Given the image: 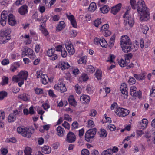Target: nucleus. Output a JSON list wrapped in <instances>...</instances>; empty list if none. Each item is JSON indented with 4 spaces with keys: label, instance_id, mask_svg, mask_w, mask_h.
<instances>
[{
    "label": "nucleus",
    "instance_id": "f03ea898",
    "mask_svg": "<svg viewBox=\"0 0 155 155\" xmlns=\"http://www.w3.org/2000/svg\"><path fill=\"white\" fill-rule=\"evenodd\" d=\"M132 42L129 38L127 35L122 36L121 38L120 45L123 51L127 53L132 49Z\"/></svg>",
    "mask_w": 155,
    "mask_h": 155
},
{
    "label": "nucleus",
    "instance_id": "f3484780",
    "mask_svg": "<svg viewBox=\"0 0 155 155\" xmlns=\"http://www.w3.org/2000/svg\"><path fill=\"white\" fill-rule=\"evenodd\" d=\"M8 19L9 24L11 25L14 26L16 23V21L12 14H10L8 15Z\"/></svg>",
    "mask_w": 155,
    "mask_h": 155
},
{
    "label": "nucleus",
    "instance_id": "0e129e2a",
    "mask_svg": "<svg viewBox=\"0 0 155 155\" xmlns=\"http://www.w3.org/2000/svg\"><path fill=\"white\" fill-rule=\"evenodd\" d=\"M126 66V68L128 69L133 68L134 64L132 63H131L130 64V62H128V63H127Z\"/></svg>",
    "mask_w": 155,
    "mask_h": 155
},
{
    "label": "nucleus",
    "instance_id": "b1692460",
    "mask_svg": "<svg viewBox=\"0 0 155 155\" xmlns=\"http://www.w3.org/2000/svg\"><path fill=\"white\" fill-rule=\"evenodd\" d=\"M99 44L102 47L106 48L107 46V43L105 39L103 37L101 38Z\"/></svg>",
    "mask_w": 155,
    "mask_h": 155
},
{
    "label": "nucleus",
    "instance_id": "7ed1b4c3",
    "mask_svg": "<svg viewBox=\"0 0 155 155\" xmlns=\"http://www.w3.org/2000/svg\"><path fill=\"white\" fill-rule=\"evenodd\" d=\"M28 75V72L26 71H21L17 76H14L12 80L15 82H17L19 80L24 81L27 80Z\"/></svg>",
    "mask_w": 155,
    "mask_h": 155
},
{
    "label": "nucleus",
    "instance_id": "13d9d810",
    "mask_svg": "<svg viewBox=\"0 0 155 155\" xmlns=\"http://www.w3.org/2000/svg\"><path fill=\"white\" fill-rule=\"evenodd\" d=\"M102 33L106 37L110 36L111 34V31L108 30L103 31Z\"/></svg>",
    "mask_w": 155,
    "mask_h": 155
},
{
    "label": "nucleus",
    "instance_id": "a18cd8bd",
    "mask_svg": "<svg viewBox=\"0 0 155 155\" xmlns=\"http://www.w3.org/2000/svg\"><path fill=\"white\" fill-rule=\"evenodd\" d=\"M115 56L114 55L110 54V56L108 57V59L107 60V62H110V63H112L114 62L113 59H114Z\"/></svg>",
    "mask_w": 155,
    "mask_h": 155
},
{
    "label": "nucleus",
    "instance_id": "69168bd1",
    "mask_svg": "<svg viewBox=\"0 0 155 155\" xmlns=\"http://www.w3.org/2000/svg\"><path fill=\"white\" fill-rule=\"evenodd\" d=\"M62 125L66 129H69L70 128L69 124L66 121H64L62 124Z\"/></svg>",
    "mask_w": 155,
    "mask_h": 155
},
{
    "label": "nucleus",
    "instance_id": "ddd939ff",
    "mask_svg": "<svg viewBox=\"0 0 155 155\" xmlns=\"http://www.w3.org/2000/svg\"><path fill=\"white\" fill-rule=\"evenodd\" d=\"M70 67V66L68 63L64 62H60L55 66V68H60L62 70L68 69Z\"/></svg>",
    "mask_w": 155,
    "mask_h": 155
},
{
    "label": "nucleus",
    "instance_id": "6e6552de",
    "mask_svg": "<svg viewBox=\"0 0 155 155\" xmlns=\"http://www.w3.org/2000/svg\"><path fill=\"white\" fill-rule=\"evenodd\" d=\"M137 88L136 87L132 86L131 87L130 93V95L134 97L137 96L140 98L141 97L142 92L141 91L139 90L138 91H137Z\"/></svg>",
    "mask_w": 155,
    "mask_h": 155
},
{
    "label": "nucleus",
    "instance_id": "6ab92c4d",
    "mask_svg": "<svg viewBox=\"0 0 155 155\" xmlns=\"http://www.w3.org/2000/svg\"><path fill=\"white\" fill-rule=\"evenodd\" d=\"M80 101L82 103L87 104L90 102V98L88 96L83 95L81 97Z\"/></svg>",
    "mask_w": 155,
    "mask_h": 155
},
{
    "label": "nucleus",
    "instance_id": "052dcab7",
    "mask_svg": "<svg viewBox=\"0 0 155 155\" xmlns=\"http://www.w3.org/2000/svg\"><path fill=\"white\" fill-rule=\"evenodd\" d=\"M135 81H136L134 78L133 77H130L128 82L130 84H133L135 83Z\"/></svg>",
    "mask_w": 155,
    "mask_h": 155
},
{
    "label": "nucleus",
    "instance_id": "412c9836",
    "mask_svg": "<svg viewBox=\"0 0 155 155\" xmlns=\"http://www.w3.org/2000/svg\"><path fill=\"white\" fill-rule=\"evenodd\" d=\"M58 135L59 136L63 137L64 134V130L61 126H58L57 128Z\"/></svg>",
    "mask_w": 155,
    "mask_h": 155
},
{
    "label": "nucleus",
    "instance_id": "8fccbe9b",
    "mask_svg": "<svg viewBox=\"0 0 155 155\" xmlns=\"http://www.w3.org/2000/svg\"><path fill=\"white\" fill-rule=\"evenodd\" d=\"M127 62H126L125 60L124 61L123 60H121L119 62V65L122 67H124L126 66Z\"/></svg>",
    "mask_w": 155,
    "mask_h": 155
},
{
    "label": "nucleus",
    "instance_id": "9b49d317",
    "mask_svg": "<svg viewBox=\"0 0 155 155\" xmlns=\"http://www.w3.org/2000/svg\"><path fill=\"white\" fill-rule=\"evenodd\" d=\"M7 12L4 10L2 13L1 15L0 23L2 25L4 26L6 24V20L7 17Z\"/></svg>",
    "mask_w": 155,
    "mask_h": 155
},
{
    "label": "nucleus",
    "instance_id": "393cba45",
    "mask_svg": "<svg viewBox=\"0 0 155 155\" xmlns=\"http://www.w3.org/2000/svg\"><path fill=\"white\" fill-rule=\"evenodd\" d=\"M96 4L94 2H92L90 5L88 9L89 11L93 12L96 10Z\"/></svg>",
    "mask_w": 155,
    "mask_h": 155
},
{
    "label": "nucleus",
    "instance_id": "a878e982",
    "mask_svg": "<svg viewBox=\"0 0 155 155\" xmlns=\"http://www.w3.org/2000/svg\"><path fill=\"white\" fill-rule=\"evenodd\" d=\"M68 101L69 104L72 106H75L76 105V102L73 95L69 96L68 98Z\"/></svg>",
    "mask_w": 155,
    "mask_h": 155
},
{
    "label": "nucleus",
    "instance_id": "5fc2aeb1",
    "mask_svg": "<svg viewBox=\"0 0 155 155\" xmlns=\"http://www.w3.org/2000/svg\"><path fill=\"white\" fill-rule=\"evenodd\" d=\"M35 90L37 94H40L43 93V90L41 88H36L35 89Z\"/></svg>",
    "mask_w": 155,
    "mask_h": 155
},
{
    "label": "nucleus",
    "instance_id": "473e14b6",
    "mask_svg": "<svg viewBox=\"0 0 155 155\" xmlns=\"http://www.w3.org/2000/svg\"><path fill=\"white\" fill-rule=\"evenodd\" d=\"M2 81L0 83L1 85L4 86L8 84V78L6 76H3L2 78Z\"/></svg>",
    "mask_w": 155,
    "mask_h": 155
},
{
    "label": "nucleus",
    "instance_id": "4c0bfd02",
    "mask_svg": "<svg viewBox=\"0 0 155 155\" xmlns=\"http://www.w3.org/2000/svg\"><path fill=\"white\" fill-rule=\"evenodd\" d=\"M109 25L108 24L104 25L101 27V31L102 32L106 30H108L109 28Z\"/></svg>",
    "mask_w": 155,
    "mask_h": 155
},
{
    "label": "nucleus",
    "instance_id": "dca6fc26",
    "mask_svg": "<svg viewBox=\"0 0 155 155\" xmlns=\"http://www.w3.org/2000/svg\"><path fill=\"white\" fill-rule=\"evenodd\" d=\"M28 7L26 5L21 6L18 9V12L22 15L27 13L28 12Z\"/></svg>",
    "mask_w": 155,
    "mask_h": 155
},
{
    "label": "nucleus",
    "instance_id": "ea45409f",
    "mask_svg": "<svg viewBox=\"0 0 155 155\" xmlns=\"http://www.w3.org/2000/svg\"><path fill=\"white\" fill-rule=\"evenodd\" d=\"M80 79L81 81H85L88 79V77L87 74H83L80 78Z\"/></svg>",
    "mask_w": 155,
    "mask_h": 155
},
{
    "label": "nucleus",
    "instance_id": "49530a36",
    "mask_svg": "<svg viewBox=\"0 0 155 155\" xmlns=\"http://www.w3.org/2000/svg\"><path fill=\"white\" fill-rule=\"evenodd\" d=\"M88 127L89 128L93 127L94 126L95 124L94 122L91 120H89L87 122Z\"/></svg>",
    "mask_w": 155,
    "mask_h": 155
},
{
    "label": "nucleus",
    "instance_id": "bb28decb",
    "mask_svg": "<svg viewBox=\"0 0 155 155\" xmlns=\"http://www.w3.org/2000/svg\"><path fill=\"white\" fill-rule=\"evenodd\" d=\"M65 25L64 21H61L59 23V24L57 25L56 28L57 30L58 31L64 28Z\"/></svg>",
    "mask_w": 155,
    "mask_h": 155
},
{
    "label": "nucleus",
    "instance_id": "338daca9",
    "mask_svg": "<svg viewBox=\"0 0 155 155\" xmlns=\"http://www.w3.org/2000/svg\"><path fill=\"white\" fill-rule=\"evenodd\" d=\"M9 63V62L8 59H4L1 62L2 64L4 65L8 64Z\"/></svg>",
    "mask_w": 155,
    "mask_h": 155
},
{
    "label": "nucleus",
    "instance_id": "4be33fe9",
    "mask_svg": "<svg viewBox=\"0 0 155 155\" xmlns=\"http://www.w3.org/2000/svg\"><path fill=\"white\" fill-rule=\"evenodd\" d=\"M51 150L50 147L47 146H44L42 149V152L45 154H49L51 152Z\"/></svg>",
    "mask_w": 155,
    "mask_h": 155
},
{
    "label": "nucleus",
    "instance_id": "de8ad7c7",
    "mask_svg": "<svg viewBox=\"0 0 155 155\" xmlns=\"http://www.w3.org/2000/svg\"><path fill=\"white\" fill-rule=\"evenodd\" d=\"M148 124L147 120L146 119H143L142 120V122L141 124L143 127H146Z\"/></svg>",
    "mask_w": 155,
    "mask_h": 155
},
{
    "label": "nucleus",
    "instance_id": "0eeeda50",
    "mask_svg": "<svg viewBox=\"0 0 155 155\" xmlns=\"http://www.w3.org/2000/svg\"><path fill=\"white\" fill-rule=\"evenodd\" d=\"M116 114L120 117H124L127 115L129 113V111L124 108L118 107L116 111Z\"/></svg>",
    "mask_w": 155,
    "mask_h": 155
},
{
    "label": "nucleus",
    "instance_id": "9d476101",
    "mask_svg": "<svg viewBox=\"0 0 155 155\" xmlns=\"http://www.w3.org/2000/svg\"><path fill=\"white\" fill-rule=\"evenodd\" d=\"M76 139V136L72 132H69L67 134L66 140L68 143H71L75 141Z\"/></svg>",
    "mask_w": 155,
    "mask_h": 155
},
{
    "label": "nucleus",
    "instance_id": "c85d7f7f",
    "mask_svg": "<svg viewBox=\"0 0 155 155\" xmlns=\"http://www.w3.org/2000/svg\"><path fill=\"white\" fill-rule=\"evenodd\" d=\"M99 134L101 137L104 138L107 136V132L105 129H101L99 132Z\"/></svg>",
    "mask_w": 155,
    "mask_h": 155
},
{
    "label": "nucleus",
    "instance_id": "58836bf2",
    "mask_svg": "<svg viewBox=\"0 0 155 155\" xmlns=\"http://www.w3.org/2000/svg\"><path fill=\"white\" fill-rule=\"evenodd\" d=\"M47 77L46 75H41V78L42 79V83L44 84H46L48 83V81L46 78Z\"/></svg>",
    "mask_w": 155,
    "mask_h": 155
},
{
    "label": "nucleus",
    "instance_id": "09e8293b",
    "mask_svg": "<svg viewBox=\"0 0 155 155\" xmlns=\"http://www.w3.org/2000/svg\"><path fill=\"white\" fill-rule=\"evenodd\" d=\"M87 70L90 73H92L95 71V69L94 67L91 65H90L88 67Z\"/></svg>",
    "mask_w": 155,
    "mask_h": 155
},
{
    "label": "nucleus",
    "instance_id": "c756f323",
    "mask_svg": "<svg viewBox=\"0 0 155 155\" xmlns=\"http://www.w3.org/2000/svg\"><path fill=\"white\" fill-rule=\"evenodd\" d=\"M18 98L25 101L29 100L28 98V95L26 94H23L19 95L18 96Z\"/></svg>",
    "mask_w": 155,
    "mask_h": 155
},
{
    "label": "nucleus",
    "instance_id": "79ce46f5",
    "mask_svg": "<svg viewBox=\"0 0 155 155\" xmlns=\"http://www.w3.org/2000/svg\"><path fill=\"white\" fill-rule=\"evenodd\" d=\"M101 23V19L100 18H98L97 20H95L94 22V25L95 26L97 27H98L99 25Z\"/></svg>",
    "mask_w": 155,
    "mask_h": 155
},
{
    "label": "nucleus",
    "instance_id": "2f4dec72",
    "mask_svg": "<svg viewBox=\"0 0 155 155\" xmlns=\"http://www.w3.org/2000/svg\"><path fill=\"white\" fill-rule=\"evenodd\" d=\"M16 118V116L12 113L8 117V121L9 122H13L15 120Z\"/></svg>",
    "mask_w": 155,
    "mask_h": 155
},
{
    "label": "nucleus",
    "instance_id": "6e6d98bb",
    "mask_svg": "<svg viewBox=\"0 0 155 155\" xmlns=\"http://www.w3.org/2000/svg\"><path fill=\"white\" fill-rule=\"evenodd\" d=\"M5 117V113L4 112H0V123H2Z\"/></svg>",
    "mask_w": 155,
    "mask_h": 155
},
{
    "label": "nucleus",
    "instance_id": "f8f14e48",
    "mask_svg": "<svg viewBox=\"0 0 155 155\" xmlns=\"http://www.w3.org/2000/svg\"><path fill=\"white\" fill-rule=\"evenodd\" d=\"M55 52V49L53 48L49 49L47 51L48 55L50 57V60H54L57 59V56Z\"/></svg>",
    "mask_w": 155,
    "mask_h": 155
},
{
    "label": "nucleus",
    "instance_id": "c03bdc74",
    "mask_svg": "<svg viewBox=\"0 0 155 155\" xmlns=\"http://www.w3.org/2000/svg\"><path fill=\"white\" fill-rule=\"evenodd\" d=\"M85 56L82 57L78 61V63L79 64H82L83 63L86 64L87 62L86 60H85Z\"/></svg>",
    "mask_w": 155,
    "mask_h": 155
},
{
    "label": "nucleus",
    "instance_id": "e2e57ef3",
    "mask_svg": "<svg viewBox=\"0 0 155 155\" xmlns=\"http://www.w3.org/2000/svg\"><path fill=\"white\" fill-rule=\"evenodd\" d=\"M135 135L134 133L131 134L130 135L128 136L125 137V139L124 140V141H128L130 140L132 137H133Z\"/></svg>",
    "mask_w": 155,
    "mask_h": 155
},
{
    "label": "nucleus",
    "instance_id": "a19ab883",
    "mask_svg": "<svg viewBox=\"0 0 155 155\" xmlns=\"http://www.w3.org/2000/svg\"><path fill=\"white\" fill-rule=\"evenodd\" d=\"M40 26L41 27L40 28V30L42 33L45 36L47 35L48 34V32L47 30L43 28L42 25H41Z\"/></svg>",
    "mask_w": 155,
    "mask_h": 155
},
{
    "label": "nucleus",
    "instance_id": "5701e85b",
    "mask_svg": "<svg viewBox=\"0 0 155 155\" xmlns=\"http://www.w3.org/2000/svg\"><path fill=\"white\" fill-rule=\"evenodd\" d=\"M23 133H22V135L27 137H30L32 133L29 131V129H24Z\"/></svg>",
    "mask_w": 155,
    "mask_h": 155
},
{
    "label": "nucleus",
    "instance_id": "680f3d73",
    "mask_svg": "<svg viewBox=\"0 0 155 155\" xmlns=\"http://www.w3.org/2000/svg\"><path fill=\"white\" fill-rule=\"evenodd\" d=\"M25 129V128L21 127H18L17 128V131L18 133L21 134H22V133H23L24 129Z\"/></svg>",
    "mask_w": 155,
    "mask_h": 155
},
{
    "label": "nucleus",
    "instance_id": "774afa93",
    "mask_svg": "<svg viewBox=\"0 0 155 155\" xmlns=\"http://www.w3.org/2000/svg\"><path fill=\"white\" fill-rule=\"evenodd\" d=\"M142 29V31L143 33L146 34L147 33V31L148 30L149 28L147 26L145 25L143 26Z\"/></svg>",
    "mask_w": 155,
    "mask_h": 155
},
{
    "label": "nucleus",
    "instance_id": "7c9ffc66",
    "mask_svg": "<svg viewBox=\"0 0 155 155\" xmlns=\"http://www.w3.org/2000/svg\"><path fill=\"white\" fill-rule=\"evenodd\" d=\"M109 8L107 5H105L100 8V10L102 13H107L109 10Z\"/></svg>",
    "mask_w": 155,
    "mask_h": 155
},
{
    "label": "nucleus",
    "instance_id": "423d86ee",
    "mask_svg": "<svg viewBox=\"0 0 155 155\" xmlns=\"http://www.w3.org/2000/svg\"><path fill=\"white\" fill-rule=\"evenodd\" d=\"M11 31L10 29H3L0 31V36L3 37L4 41H7L11 39L10 37L9 36Z\"/></svg>",
    "mask_w": 155,
    "mask_h": 155
},
{
    "label": "nucleus",
    "instance_id": "bf43d9fd",
    "mask_svg": "<svg viewBox=\"0 0 155 155\" xmlns=\"http://www.w3.org/2000/svg\"><path fill=\"white\" fill-rule=\"evenodd\" d=\"M24 0H17L15 2L16 5L18 6L22 5L24 3Z\"/></svg>",
    "mask_w": 155,
    "mask_h": 155
},
{
    "label": "nucleus",
    "instance_id": "72a5a7b5",
    "mask_svg": "<svg viewBox=\"0 0 155 155\" xmlns=\"http://www.w3.org/2000/svg\"><path fill=\"white\" fill-rule=\"evenodd\" d=\"M7 95L8 93L7 92L4 91H0V100H3Z\"/></svg>",
    "mask_w": 155,
    "mask_h": 155
},
{
    "label": "nucleus",
    "instance_id": "f257e3e1",
    "mask_svg": "<svg viewBox=\"0 0 155 155\" xmlns=\"http://www.w3.org/2000/svg\"><path fill=\"white\" fill-rule=\"evenodd\" d=\"M135 0H130V3L132 8L135 9L137 5V11L140 14V19L142 21H146L150 18V15L149 9L146 6L143 0H139L136 4Z\"/></svg>",
    "mask_w": 155,
    "mask_h": 155
},
{
    "label": "nucleus",
    "instance_id": "2eb2a0df",
    "mask_svg": "<svg viewBox=\"0 0 155 155\" xmlns=\"http://www.w3.org/2000/svg\"><path fill=\"white\" fill-rule=\"evenodd\" d=\"M121 4L119 3L114 7H112L111 10V12L114 15H116L120 9Z\"/></svg>",
    "mask_w": 155,
    "mask_h": 155
},
{
    "label": "nucleus",
    "instance_id": "864d4df0",
    "mask_svg": "<svg viewBox=\"0 0 155 155\" xmlns=\"http://www.w3.org/2000/svg\"><path fill=\"white\" fill-rule=\"evenodd\" d=\"M97 113L96 111L94 109H92L90 110L89 115L91 117H94Z\"/></svg>",
    "mask_w": 155,
    "mask_h": 155
},
{
    "label": "nucleus",
    "instance_id": "39448f33",
    "mask_svg": "<svg viewBox=\"0 0 155 155\" xmlns=\"http://www.w3.org/2000/svg\"><path fill=\"white\" fill-rule=\"evenodd\" d=\"M134 23L133 17L130 16L126 17L123 23L125 29L127 30L130 29L133 26Z\"/></svg>",
    "mask_w": 155,
    "mask_h": 155
},
{
    "label": "nucleus",
    "instance_id": "4468645a",
    "mask_svg": "<svg viewBox=\"0 0 155 155\" xmlns=\"http://www.w3.org/2000/svg\"><path fill=\"white\" fill-rule=\"evenodd\" d=\"M121 91L122 94L124 95V98H127V85L125 83H123L120 87Z\"/></svg>",
    "mask_w": 155,
    "mask_h": 155
},
{
    "label": "nucleus",
    "instance_id": "a211bd4d",
    "mask_svg": "<svg viewBox=\"0 0 155 155\" xmlns=\"http://www.w3.org/2000/svg\"><path fill=\"white\" fill-rule=\"evenodd\" d=\"M66 48L70 55H73L74 53V49L71 44H65Z\"/></svg>",
    "mask_w": 155,
    "mask_h": 155
},
{
    "label": "nucleus",
    "instance_id": "20e7f679",
    "mask_svg": "<svg viewBox=\"0 0 155 155\" xmlns=\"http://www.w3.org/2000/svg\"><path fill=\"white\" fill-rule=\"evenodd\" d=\"M97 129L95 128L90 129L85 133V140L88 142H91L92 139L94 137L96 134Z\"/></svg>",
    "mask_w": 155,
    "mask_h": 155
},
{
    "label": "nucleus",
    "instance_id": "c9c22d12",
    "mask_svg": "<svg viewBox=\"0 0 155 155\" xmlns=\"http://www.w3.org/2000/svg\"><path fill=\"white\" fill-rule=\"evenodd\" d=\"M133 55L131 53H128L125 54L124 56L125 57V60L127 63H128V62H130L129 60L132 57Z\"/></svg>",
    "mask_w": 155,
    "mask_h": 155
},
{
    "label": "nucleus",
    "instance_id": "603ef678",
    "mask_svg": "<svg viewBox=\"0 0 155 155\" xmlns=\"http://www.w3.org/2000/svg\"><path fill=\"white\" fill-rule=\"evenodd\" d=\"M6 141L7 143L11 142L15 143L16 141V140L15 138L12 137L7 139Z\"/></svg>",
    "mask_w": 155,
    "mask_h": 155
},
{
    "label": "nucleus",
    "instance_id": "f704fd0d",
    "mask_svg": "<svg viewBox=\"0 0 155 155\" xmlns=\"http://www.w3.org/2000/svg\"><path fill=\"white\" fill-rule=\"evenodd\" d=\"M24 152L25 155H31L32 149L29 147H27L24 150Z\"/></svg>",
    "mask_w": 155,
    "mask_h": 155
},
{
    "label": "nucleus",
    "instance_id": "4d7b16f0",
    "mask_svg": "<svg viewBox=\"0 0 155 155\" xmlns=\"http://www.w3.org/2000/svg\"><path fill=\"white\" fill-rule=\"evenodd\" d=\"M89 152L87 149H83L81 152V155H89Z\"/></svg>",
    "mask_w": 155,
    "mask_h": 155
},
{
    "label": "nucleus",
    "instance_id": "cd10ccee",
    "mask_svg": "<svg viewBox=\"0 0 155 155\" xmlns=\"http://www.w3.org/2000/svg\"><path fill=\"white\" fill-rule=\"evenodd\" d=\"M145 76L144 73H143L140 74H134V76L136 79L138 80H141L144 79Z\"/></svg>",
    "mask_w": 155,
    "mask_h": 155
},
{
    "label": "nucleus",
    "instance_id": "37998d69",
    "mask_svg": "<svg viewBox=\"0 0 155 155\" xmlns=\"http://www.w3.org/2000/svg\"><path fill=\"white\" fill-rule=\"evenodd\" d=\"M107 128L111 131H114L116 129L115 126L113 124L108 125L107 126Z\"/></svg>",
    "mask_w": 155,
    "mask_h": 155
},
{
    "label": "nucleus",
    "instance_id": "aec40b11",
    "mask_svg": "<svg viewBox=\"0 0 155 155\" xmlns=\"http://www.w3.org/2000/svg\"><path fill=\"white\" fill-rule=\"evenodd\" d=\"M33 50L28 47H25L24 48L23 51L22 53V55H25L24 56L29 55L33 54Z\"/></svg>",
    "mask_w": 155,
    "mask_h": 155
},
{
    "label": "nucleus",
    "instance_id": "3c124183",
    "mask_svg": "<svg viewBox=\"0 0 155 155\" xmlns=\"http://www.w3.org/2000/svg\"><path fill=\"white\" fill-rule=\"evenodd\" d=\"M75 88L76 93L79 94L81 93V87L78 84L75 85Z\"/></svg>",
    "mask_w": 155,
    "mask_h": 155
},
{
    "label": "nucleus",
    "instance_id": "e433bc0d",
    "mask_svg": "<svg viewBox=\"0 0 155 155\" xmlns=\"http://www.w3.org/2000/svg\"><path fill=\"white\" fill-rule=\"evenodd\" d=\"M96 77L98 80H100L101 79L102 72L101 71L99 70H97L95 74Z\"/></svg>",
    "mask_w": 155,
    "mask_h": 155
},
{
    "label": "nucleus",
    "instance_id": "1a4fd4ad",
    "mask_svg": "<svg viewBox=\"0 0 155 155\" xmlns=\"http://www.w3.org/2000/svg\"><path fill=\"white\" fill-rule=\"evenodd\" d=\"M54 88L55 89L60 90V92L61 93L65 92L67 89L65 84L63 83L62 80H60L58 84H55Z\"/></svg>",
    "mask_w": 155,
    "mask_h": 155
}]
</instances>
